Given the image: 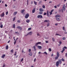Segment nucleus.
I'll use <instances>...</instances> for the list:
<instances>
[{
  "mask_svg": "<svg viewBox=\"0 0 67 67\" xmlns=\"http://www.w3.org/2000/svg\"><path fill=\"white\" fill-rule=\"evenodd\" d=\"M59 57V52H57V56L55 57V59H58Z\"/></svg>",
  "mask_w": 67,
  "mask_h": 67,
  "instance_id": "1",
  "label": "nucleus"
},
{
  "mask_svg": "<svg viewBox=\"0 0 67 67\" xmlns=\"http://www.w3.org/2000/svg\"><path fill=\"white\" fill-rule=\"evenodd\" d=\"M29 17V13H27L26 14L25 16V19H27Z\"/></svg>",
  "mask_w": 67,
  "mask_h": 67,
  "instance_id": "2",
  "label": "nucleus"
},
{
  "mask_svg": "<svg viewBox=\"0 0 67 67\" xmlns=\"http://www.w3.org/2000/svg\"><path fill=\"white\" fill-rule=\"evenodd\" d=\"M32 33L33 32H32L31 31L30 32H29L28 34H27L26 35H25V36H27L28 35H31L32 34Z\"/></svg>",
  "mask_w": 67,
  "mask_h": 67,
  "instance_id": "3",
  "label": "nucleus"
},
{
  "mask_svg": "<svg viewBox=\"0 0 67 67\" xmlns=\"http://www.w3.org/2000/svg\"><path fill=\"white\" fill-rule=\"evenodd\" d=\"M37 18H40V19H42L43 18V16L42 15H38L37 16Z\"/></svg>",
  "mask_w": 67,
  "mask_h": 67,
  "instance_id": "4",
  "label": "nucleus"
},
{
  "mask_svg": "<svg viewBox=\"0 0 67 67\" xmlns=\"http://www.w3.org/2000/svg\"><path fill=\"white\" fill-rule=\"evenodd\" d=\"M1 17H3L4 16V13L3 12L2 14L0 15Z\"/></svg>",
  "mask_w": 67,
  "mask_h": 67,
  "instance_id": "5",
  "label": "nucleus"
},
{
  "mask_svg": "<svg viewBox=\"0 0 67 67\" xmlns=\"http://www.w3.org/2000/svg\"><path fill=\"white\" fill-rule=\"evenodd\" d=\"M41 44V42H38L35 44V46H37V45H38V44Z\"/></svg>",
  "mask_w": 67,
  "mask_h": 67,
  "instance_id": "6",
  "label": "nucleus"
},
{
  "mask_svg": "<svg viewBox=\"0 0 67 67\" xmlns=\"http://www.w3.org/2000/svg\"><path fill=\"white\" fill-rule=\"evenodd\" d=\"M65 8H66V6H65V5H64L63 6V9L64 11H65Z\"/></svg>",
  "mask_w": 67,
  "mask_h": 67,
  "instance_id": "7",
  "label": "nucleus"
},
{
  "mask_svg": "<svg viewBox=\"0 0 67 67\" xmlns=\"http://www.w3.org/2000/svg\"><path fill=\"white\" fill-rule=\"evenodd\" d=\"M17 29H20V30H22V28L20 26H18L17 27Z\"/></svg>",
  "mask_w": 67,
  "mask_h": 67,
  "instance_id": "8",
  "label": "nucleus"
},
{
  "mask_svg": "<svg viewBox=\"0 0 67 67\" xmlns=\"http://www.w3.org/2000/svg\"><path fill=\"white\" fill-rule=\"evenodd\" d=\"M56 65L57 66H59V62L57 61L56 63Z\"/></svg>",
  "mask_w": 67,
  "mask_h": 67,
  "instance_id": "9",
  "label": "nucleus"
},
{
  "mask_svg": "<svg viewBox=\"0 0 67 67\" xmlns=\"http://www.w3.org/2000/svg\"><path fill=\"white\" fill-rule=\"evenodd\" d=\"M25 12V10L23 9L21 11V13H23V12Z\"/></svg>",
  "mask_w": 67,
  "mask_h": 67,
  "instance_id": "10",
  "label": "nucleus"
},
{
  "mask_svg": "<svg viewBox=\"0 0 67 67\" xmlns=\"http://www.w3.org/2000/svg\"><path fill=\"white\" fill-rule=\"evenodd\" d=\"M17 13H18V12H15L13 14V15H14V16H15V15H16V14H17Z\"/></svg>",
  "mask_w": 67,
  "mask_h": 67,
  "instance_id": "11",
  "label": "nucleus"
},
{
  "mask_svg": "<svg viewBox=\"0 0 67 67\" xmlns=\"http://www.w3.org/2000/svg\"><path fill=\"white\" fill-rule=\"evenodd\" d=\"M37 47L39 49H41L42 48V46H37Z\"/></svg>",
  "mask_w": 67,
  "mask_h": 67,
  "instance_id": "12",
  "label": "nucleus"
},
{
  "mask_svg": "<svg viewBox=\"0 0 67 67\" xmlns=\"http://www.w3.org/2000/svg\"><path fill=\"white\" fill-rule=\"evenodd\" d=\"M35 11V8H34L32 10V13H34Z\"/></svg>",
  "mask_w": 67,
  "mask_h": 67,
  "instance_id": "13",
  "label": "nucleus"
},
{
  "mask_svg": "<svg viewBox=\"0 0 67 67\" xmlns=\"http://www.w3.org/2000/svg\"><path fill=\"white\" fill-rule=\"evenodd\" d=\"M39 11H44V10L43 9V8L41 9L40 8L39 9Z\"/></svg>",
  "mask_w": 67,
  "mask_h": 67,
  "instance_id": "14",
  "label": "nucleus"
},
{
  "mask_svg": "<svg viewBox=\"0 0 67 67\" xmlns=\"http://www.w3.org/2000/svg\"><path fill=\"white\" fill-rule=\"evenodd\" d=\"M55 17H58V18H60V15H57L55 16Z\"/></svg>",
  "mask_w": 67,
  "mask_h": 67,
  "instance_id": "15",
  "label": "nucleus"
},
{
  "mask_svg": "<svg viewBox=\"0 0 67 67\" xmlns=\"http://www.w3.org/2000/svg\"><path fill=\"white\" fill-rule=\"evenodd\" d=\"M26 21L27 23H29L30 21L29 20L27 19L26 20Z\"/></svg>",
  "mask_w": 67,
  "mask_h": 67,
  "instance_id": "16",
  "label": "nucleus"
},
{
  "mask_svg": "<svg viewBox=\"0 0 67 67\" xmlns=\"http://www.w3.org/2000/svg\"><path fill=\"white\" fill-rule=\"evenodd\" d=\"M49 20H45L44 21V22H49Z\"/></svg>",
  "mask_w": 67,
  "mask_h": 67,
  "instance_id": "17",
  "label": "nucleus"
},
{
  "mask_svg": "<svg viewBox=\"0 0 67 67\" xmlns=\"http://www.w3.org/2000/svg\"><path fill=\"white\" fill-rule=\"evenodd\" d=\"M56 19L57 21H60V19L58 18H57Z\"/></svg>",
  "mask_w": 67,
  "mask_h": 67,
  "instance_id": "18",
  "label": "nucleus"
},
{
  "mask_svg": "<svg viewBox=\"0 0 67 67\" xmlns=\"http://www.w3.org/2000/svg\"><path fill=\"white\" fill-rule=\"evenodd\" d=\"M65 49L64 48H63V50L62 51H61V53H63L64 52V51H65Z\"/></svg>",
  "mask_w": 67,
  "mask_h": 67,
  "instance_id": "19",
  "label": "nucleus"
},
{
  "mask_svg": "<svg viewBox=\"0 0 67 67\" xmlns=\"http://www.w3.org/2000/svg\"><path fill=\"white\" fill-rule=\"evenodd\" d=\"M58 62H59V64H62V61L59 60L58 61Z\"/></svg>",
  "mask_w": 67,
  "mask_h": 67,
  "instance_id": "20",
  "label": "nucleus"
},
{
  "mask_svg": "<svg viewBox=\"0 0 67 67\" xmlns=\"http://www.w3.org/2000/svg\"><path fill=\"white\" fill-rule=\"evenodd\" d=\"M49 11L48 10L47 12V16H49V14H48Z\"/></svg>",
  "mask_w": 67,
  "mask_h": 67,
  "instance_id": "21",
  "label": "nucleus"
},
{
  "mask_svg": "<svg viewBox=\"0 0 67 67\" xmlns=\"http://www.w3.org/2000/svg\"><path fill=\"white\" fill-rule=\"evenodd\" d=\"M34 3L35 5H36L37 4V2H35V1H34Z\"/></svg>",
  "mask_w": 67,
  "mask_h": 67,
  "instance_id": "22",
  "label": "nucleus"
},
{
  "mask_svg": "<svg viewBox=\"0 0 67 67\" xmlns=\"http://www.w3.org/2000/svg\"><path fill=\"white\" fill-rule=\"evenodd\" d=\"M5 56V54H3L2 57V58H4V57Z\"/></svg>",
  "mask_w": 67,
  "mask_h": 67,
  "instance_id": "23",
  "label": "nucleus"
},
{
  "mask_svg": "<svg viewBox=\"0 0 67 67\" xmlns=\"http://www.w3.org/2000/svg\"><path fill=\"white\" fill-rule=\"evenodd\" d=\"M0 27L1 28H2V27H3V25L2 24H1V25H0Z\"/></svg>",
  "mask_w": 67,
  "mask_h": 67,
  "instance_id": "24",
  "label": "nucleus"
},
{
  "mask_svg": "<svg viewBox=\"0 0 67 67\" xmlns=\"http://www.w3.org/2000/svg\"><path fill=\"white\" fill-rule=\"evenodd\" d=\"M33 47L35 51H36V47H35V46H34Z\"/></svg>",
  "mask_w": 67,
  "mask_h": 67,
  "instance_id": "25",
  "label": "nucleus"
},
{
  "mask_svg": "<svg viewBox=\"0 0 67 67\" xmlns=\"http://www.w3.org/2000/svg\"><path fill=\"white\" fill-rule=\"evenodd\" d=\"M13 27L14 29H15V24H13Z\"/></svg>",
  "mask_w": 67,
  "mask_h": 67,
  "instance_id": "26",
  "label": "nucleus"
},
{
  "mask_svg": "<svg viewBox=\"0 0 67 67\" xmlns=\"http://www.w3.org/2000/svg\"><path fill=\"white\" fill-rule=\"evenodd\" d=\"M6 49H8V45H7L6 46Z\"/></svg>",
  "mask_w": 67,
  "mask_h": 67,
  "instance_id": "27",
  "label": "nucleus"
},
{
  "mask_svg": "<svg viewBox=\"0 0 67 67\" xmlns=\"http://www.w3.org/2000/svg\"><path fill=\"white\" fill-rule=\"evenodd\" d=\"M49 52H51L52 51V49L51 48H49Z\"/></svg>",
  "mask_w": 67,
  "mask_h": 67,
  "instance_id": "28",
  "label": "nucleus"
},
{
  "mask_svg": "<svg viewBox=\"0 0 67 67\" xmlns=\"http://www.w3.org/2000/svg\"><path fill=\"white\" fill-rule=\"evenodd\" d=\"M11 52L12 53H13V52H14V51H13V49H12V50H11Z\"/></svg>",
  "mask_w": 67,
  "mask_h": 67,
  "instance_id": "29",
  "label": "nucleus"
},
{
  "mask_svg": "<svg viewBox=\"0 0 67 67\" xmlns=\"http://www.w3.org/2000/svg\"><path fill=\"white\" fill-rule=\"evenodd\" d=\"M29 55H30V56H32V54H31V52H30V53H29Z\"/></svg>",
  "mask_w": 67,
  "mask_h": 67,
  "instance_id": "30",
  "label": "nucleus"
},
{
  "mask_svg": "<svg viewBox=\"0 0 67 67\" xmlns=\"http://www.w3.org/2000/svg\"><path fill=\"white\" fill-rule=\"evenodd\" d=\"M52 41L53 42H54L55 41V38H52Z\"/></svg>",
  "mask_w": 67,
  "mask_h": 67,
  "instance_id": "31",
  "label": "nucleus"
},
{
  "mask_svg": "<svg viewBox=\"0 0 67 67\" xmlns=\"http://www.w3.org/2000/svg\"><path fill=\"white\" fill-rule=\"evenodd\" d=\"M63 31H65V27H64V26H63Z\"/></svg>",
  "mask_w": 67,
  "mask_h": 67,
  "instance_id": "32",
  "label": "nucleus"
},
{
  "mask_svg": "<svg viewBox=\"0 0 67 67\" xmlns=\"http://www.w3.org/2000/svg\"><path fill=\"white\" fill-rule=\"evenodd\" d=\"M49 26V23H48L47 24V26Z\"/></svg>",
  "mask_w": 67,
  "mask_h": 67,
  "instance_id": "33",
  "label": "nucleus"
},
{
  "mask_svg": "<svg viewBox=\"0 0 67 67\" xmlns=\"http://www.w3.org/2000/svg\"><path fill=\"white\" fill-rule=\"evenodd\" d=\"M15 17H14V18H13V21H14V20H15Z\"/></svg>",
  "mask_w": 67,
  "mask_h": 67,
  "instance_id": "34",
  "label": "nucleus"
},
{
  "mask_svg": "<svg viewBox=\"0 0 67 67\" xmlns=\"http://www.w3.org/2000/svg\"><path fill=\"white\" fill-rule=\"evenodd\" d=\"M40 14H43V12H41L39 13Z\"/></svg>",
  "mask_w": 67,
  "mask_h": 67,
  "instance_id": "35",
  "label": "nucleus"
},
{
  "mask_svg": "<svg viewBox=\"0 0 67 67\" xmlns=\"http://www.w3.org/2000/svg\"><path fill=\"white\" fill-rule=\"evenodd\" d=\"M31 30V28H28V31H30V30Z\"/></svg>",
  "mask_w": 67,
  "mask_h": 67,
  "instance_id": "36",
  "label": "nucleus"
},
{
  "mask_svg": "<svg viewBox=\"0 0 67 67\" xmlns=\"http://www.w3.org/2000/svg\"><path fill=\"white\" fill-rule=\"evenodd\" d=\"M42 8H44H44H45V5H43L42 6Z\"/></svg>",
  "mask_w": 67,
  "mask_h": 67,
  "instance_id": "37",
  "label": "nucleus"
},
{
  "mask_svg": "<svg viewBox=\"0 0 67 67\" xmlns=\"http://www.w3.org/2000/svg\"><path fill=\"white\" fill-rule=\"evenodd\" d=\"M43 54H46V55H47V53H46V52H44Z\"/></svg>",
  "mask_w": 67,
  "mask_h": 67,
  "instance_id": "38",
  "label": "nucleus"
},
{
  "mask_svg": "<svg viewBox=\"0 0 67 67\" xmlns=\"http://www.w3.org/2000/svg\"><path fill=\"white\" fill-rule=\"evenodd\" d=\"M8 12L7 11L6 12V15H8Z\"/></svg>",
  "mask_w": 67,
  "mask_h": 67,
  "instance_id": "39",
  "label": "nucleus"
},
{
  "mask_svg": "<svg viewBox=\"0 0 67 67\" xmlns=\"http://www.w3.org/2000/svg\"><path fill=\"white\" fill-rule=\"evenodd\" d=\"M23 58H21V62H22V61H23Z\"/></svg>",
  "mask_w": 67,
  "mask_h": 67,
  "instance_id": "40",
  "label": "nucleus"
},
{
  "mask_svg": "<svg viewBox=\"0 0 67 67\" xmlns=\"http://www.w3.org/2000/svg\"><path fill=\"white\" fill-rule=\"evenodd\" d=\"M61 60L62 61H63V62L64 61H65V60L64 59V58H62Z\"/></svg>",
  "mask_w": 67,
  "mask_h": 67,
  "instance_id": "41",
  "label": "nucleus"
},
{
  "mask_svg": "<svg viewBox=\"0 0 67 67\" xmlns=\"http://www.w3.org/2000/svg\"><path fill=\"white\" fill-rule=\"evenodd\" d=\"M63 48H65V49H67V47L66 46H64Z\"/></svg>",
  "mask_w": 67,
  "mask_h": 67,
  "instance_id": "42",
  "label": "nucleus"
},
{
  "mask_svg": "<svg viewBox=\"0 0 67 67\" xmlns=\"http://www.w3.org/2000/svg\"><path fill=\"white\" fill-rule=\"evenodd\" d=\"M17 22H18V23H20V21L19 20H18L17 21Z\"/></svg>",
  "mask_w": 67,
  "mask_h": 67,
  "instance_id": "43",
  "label": "nucleus"
},
{
  "mask_svg": "<svg viewBox=\"0 0 67 67\" xmlns=\"http://www.w3.org/2000/svg\"><path fill=\"white\" fill-rule=\"evenodd\" d=\"M46 13H44V14H43V15H46Z\"/></svg>",
  "mask_w": 67,
  "mask_h": 67,
  "instance_id": "44",
  "label": "nucleus"
},
{
  "mask_svg": "<svg viewBox=\"0 0 67 67\" xmlns=\"http://www.w3.org/2000/svg\"><path fill=\"white\" fill-rule=\"evenodd\" d=\"M49 13H50V15H52V12H49Z\"/></svg>",
  "mask_w": 67,
  "mask_h": 67,
  "instance_id": "45",
  "label": "nucleus"
},
{
  "mask_svg": "<svg viewBox=\"0 0 67 67\" xmlns=\"http://www.w3.org/2000/svg\"><path fill=\"white\" fill-rule=\"evenodd\" d=\"M31 50L30 49H29V52H31Z\"/></svg>",
  "mask_w": 67,
  "mask_h": 67,
  "instance_id": "46",
  "label": "nucleus"
},
{
  "mask_svg": "<svg viewBox=\"0 0 67 67\" xmlns=\"http://www.w3.org/2000/svg\"><path fill=\"white\" fill-rule=\"evenodd\" d=\"M65 56L67 58V53L65 54Z\"/></svg>",
  "mask_w": 67,
  "mask_h": 67,
  "instance_id": "47",
  "label": "nucleus"
},
{
  "mask_svg": "<svg viewBox=\"0 0 67 67\" xmlns=\"http://www.w3.org/2000/svg\"><path fill=\"white\" fill-rule=\"evenodd\" d=\"M33 3V1H31V4H32V3Z\"/></svg>",
  "mask_w": 67,
  "mask_h": 67,
  "instance_id": "48",
  "label": "nucleus"
},
{
  "mask_svg": "<svg viewBox=\"0 0 67 67\" xmlns=\"http://www.w3.org/2000/svg\"><path fill=\"white\" fill-rule=\"evenodd\" d=\"M59 6H60V4L57 5V7H59Z\"/></svg>",
  "mask_w": 67,
  "mask_h": 67,
  "instance_id": "49",
  "label": "nucleus"
},
{
  "mask_svg": "<svg viewBox=\"0 0 67 67\" xmlns=\"http://www.w3.org/2000/svg\"><path fill=\"white\" fill-rule=\"evenodd\" d=\"M56 35H59V36H60V35H59V34H56Z\"/></svg>",
  "mask_w": 67,
  "mask_h": 67,
  "instance_id": "50",
  "label": "nucleus"
},
{
  "mask_svg": "<svg viewBox=\"0 0 67 67\" xmlns=\"http://www.w3.org/2000/svg\"><path fill=\"white\" fill-rule=\"evenodd\" d=\"M15 33L16 34H19V32H15Z\"/></svg>",
  "mask_w": 67,
  "mask_h": 67,
  "instance_id": "51",
  "label": "nucleus"
},
{
  "mask_svg": "<svg viewBox=\"0 0 67 67\" xmlns=\"http://www.w3.org/2000/svg\"><path fill=\"white\" fill-rule=\"evenodd\" d=\"M5 64H4L2 67H5Z\"/></svg>",
  "mask_w": 67,
  "mask_h": 67,
  "instance_id": "52",
  "label": "nucleus"
},
{
  "mask_svg": "<svg viewBox=\"0 0 67 67\" xmlns=\"http://www.w3.org/2000/svg\"><path fill=\"white\" fill-rule=\"evenodd\" d=\"M63 40H65V37H64L63 38Z\"/></svg>",
  "mask_w": 67,
  "mask_h": 67,
  "instance_id": "53",
  "label": "nucleus"
},
{
  "mask_svg": "<svg viewBox=\"0 0 67 67\" xmlns=\"http://www.w3.org/2000/svg\"><path fill=\"white\" fill-rule=\"evenodd\" d=\"M37 36H40V35L38 33L37 34Z\"/></svg>",
  "mask_w": 67,
  "mask_h": 67,
  "instance_id": "54",
  "label": "nucleus"
},
{
  "mask_svg": "<svg viewBox=\"0 0 67 67\" xmlns=\"http://www.w3.org/2000/svg\"><path fill=\"white\" fill-rule=\"evenodd\" d=\"M48 41H46V43H48Z\"/></svg>",
  "mask_w": 67,
  "mask_h": 67,
  "instance_id": "55",
  "label": "nucleus"
},
{
  "mask_svg": "<svg viewBox=\"0 0 67 67\" xmlns=\"http://www.w3.org/2000/svg\"><path fill=\"white\" fill-rule=\"evenodd\" d=\"M59 43L60 44H62V42L61 41L59 42Z\"/></svg>",
  "mask_w": 67,
  "mask_h": 67,
  "instance_id": "56",
  "label": "nucleus"
},
{
  "mask_svg": "<svg viewBox=\"0 0 67 67\" xmlns=\"http://www.w3.org/2000/svg\"><path fill=\"white\" fill-rule=\"evenodd\" d=\"M36 58H35L34 60V62H35V61H36Z\"/></svg>",
  "mask_w": 67,
  "mask_h": 67,
  "instance_id": "57",
  "label": "nucleus"
},
{
  "mask_svg": "<svg viewBox=\"0 0 67 67\" xmlns=\"http://www.w3.org/2000/svg\"><path fill=\"white\" fill-rule=\"evenodd\" d=\"M14 44H16V41H15L14 42Z\"/></svg>",
  "mask_w": 67,
  "mask_h": 67,
  "instance_id": "58",
  "label": "nucleus"
},
{
  "mask_svg": "<svg viewBox=\"0 0 67 67\" xmlns=\"http://www.w3.org/2000/svg\"><path fill=\"white\" fill-rule=\"evenodd\" d=\"M54 7L55 8H57V6L56 5L54 6Z\"/></svg>",
  "mask_w": 67,
  "mask_h": 67,
  "instance_id": "59",
  "label": "nucleus"
},
{
  "mask_svg": "<svg viewBox=\"0 0 67 67\" xmlns=\"http://www.w3.org/2000/svg\"><path fill=\"white\" fill-rule=\"evenodd\" d=\"M61 11L62 12V13H63V10L62 9H61Z\"/></svg>",
  "mask_w": 67,
  "mask_h": 67,
  "instance_id": "60",
  "label": "nucleus"
},
{
  "mask_svg": "<svg viewBox=\"0 0 67 67\" xmlns=\"http://www.w3.org/2000/svg\"><path fill=\"white\" fill-rule=\"evenodd\" d=\"M5 6L6 7H7V4H5Z\"/></svg>",
  "mask_w": 67,
  "mask_h": 67,
  "instance_id": "61",
  "label": "nucleus"
},
{
  "mask_svg": "<svg viewBox=\"0 0 67 67\" xmlns=\"http://www.w3.org/2000/svg\"><path fill=\"white\" fill-rule=\"evenodd\" d=\"M53 11H54V10H51V12H53Z\"/></svg>",
  "mask_w": 67,
  "mask_h": 67,
  "instance_id": "62",
  "label": "nucleus"
},
{
  "mask_svg": "<svg viewBox=\"0 0 67 67\" xmlns=\"http://www.w3.org/2000/svg\"><path fill=\"white\" fill-rule=\"evenodd\" d=\"M40 3H42V2L41 1H40Z\"/></svg>",
  "mask_w": 67,
  "mask_h": 67,
  "instance_id": "63",
  "label": "nucleus"
},
{
  "mask_svg": "<svg viewBox=\"0 0 67 67\" xmlns=\"http://www.w3.org/2000/svg\"><path fill=\"white\" fill-rule=\"evenodd\" d=\"M55 25H58V24H55Z\"/></svg>",
  "mask_w": 67,
  "mask_h": 67,
  "instance_id": "64",
  "label": "nucleus"
}]
</instances>
